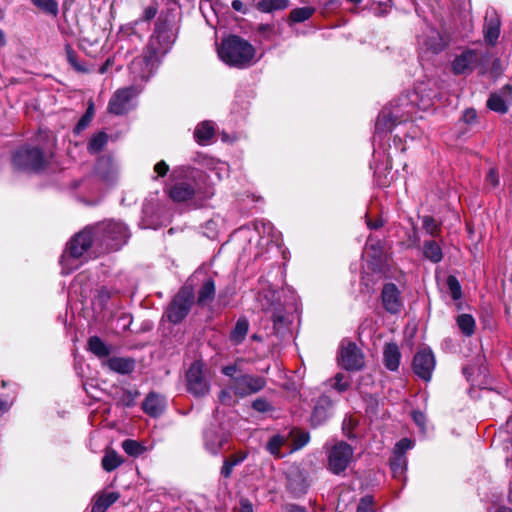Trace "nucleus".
<instances>
[{
    "mask_svg": "<svg viewBox=\"0 0 512 512\" xmlns=\"http://www.w3.org/2000/svg\"><path fill=\"white\" fill-rule=\"evenodd\" d=\"M286 443V438L282 435L272 436L266 444L267 451L277 458L282 457L280 448Z\"/></svg>",
    "mask_w": 512,
    "mask_h": 512,
    "instance_id": "43",
    "label": "nucleus"
},
{
    "mask_svg": "<svg viewBox=\"0 0 512 512\" xmlns=\"http://www.w3.org/2000/svg\"><path fill=\"white\" fill-rule=\"evenodd\" d=\"M369 266L374 272H383L387 262L385 245L382 240L369 236L366 242Z\"/></svg>",
    "mask_w": 512,
    "mask_h": 512,
    "instance_id": "11",
    "label": "nucleus"
},
{
    "mask_svg": "<svg viewBox=\"0 0 512 512\" xmlns=\"http://www.w3.org/2000/svg\"><path fill=\"white\" fill-rule=\"evenodd\" d=\"M108 136L105 132H99L94 135L88 143V151L92 154L99 153L107 144Z\"/></svg>",
    "mask_w": 512,
    "mask_h": 512,
    "instance_id": "42",
    "label": "nucleus"
},
{
    "mask_svg": "<svg viewBox=\"0 0 512 512\" xmlns=\"http://www.w3.org/2000/svg\"><path fill=\"white\" fill-rule=\"evenodd\" d=\"M247 458V453L245 452H239L236 454H233L229 458L225 459L223 461V466L221 468V475L224 478H229L232 474L233 468L243 462Z\"/></svg>",
    "mask_w": 512,
    "mask_h": 512,
    "instance_id": "34",
    "label": "nucleus"
},
{
    "mask_svg": "<svg viewBox=\"0 0 512 512\" xmlns=\"http://www.w3.org/2000/svg\"><path fill=\"white\" fill-rule=\"evenodd\" d=\"M401 352L396 343H387L383 348V363L390 371H396L399 368Z\"/></svg>",
    "mask_w": 512,
    "mask_h": 512,
    "instance_id": "23",
    "label": "nucleus"
},
{
    "mask_svg": "<svg viewBox=\"0 0 512 512\" xmlns=\"http://www.w3.org/2000/svg\"><path fill=\"white\" fill-rule=\"evenodd\" d=\"M486 181L491 184L493 187H496L499 184V177L497 174V171L493 168H491L487 175H486Z\"/></svg>",
    "mask_w": 512,
    "mask_h": 512,
    "instance_id": "61",
    "label": "nucleus"
},
{
    "mask_svg": "<svg viewBox=\"0 0 512 512\" xmlns=\"http://www.w3.org/2000/svg\"><path fill=\"white\" fill-rule=\"evenodd\" d=\"M237 371H238L237 365H228V366H225L222 368V373L225 376L230 377V380L237 377V375H235Z\"/></svg>",
    "mask_w": 512,
    "mask_h": 512,
    "instance_id": "62",
    "label": "nucleus"
},
{
    "mask_svg": "<svg viewBox=\"0 0 512 512\" xmlns=\"http://www.w3.org/2000/svg\"><path fill=\"white\" fill-rule=\"evenodd\" d=\"M52 153H46L38 148H34V172H40L48 169L52 163Z\"/></svg>",
    "mask_w": 512,
    "mask_h": 512,
    "instance_id": "35",
    "label": "nucleus"
},
{
    "mask_svg": "<svg viewBox=\"0 0 512 512\" xmlns=\"http://www.w3.org/2000/svg\"><path fill=\"white\" fill-rule=\"evenodd\" d=\"M289 435L292 438L293 445L295 449H300L304 447L310 439L309 433L299 430V429H293L290 431Z\"/></svg>",
    "mask_w": 512,
    "mask_h": 512,
    "instance_id": "46",
    "label": "nucleus"
},
{
    "mask_svg": "<svg viewBox=\"0 0 512 512\" xmlns=\"http://www.w3.org/2000/svg\"><path fill=\"white\" fill-rule=\"evenodd\" d=\"M314 12H315V9L313 7H309V6L295 8V9L291 10V12L289 14L288 23L293 24V23L304 22V21L308 20L314 14Z\"/></svg>",
    "mask_w": 512,
    "mask_h": 512,
    "instance_id": "37",
    "label": "nucleus"
},
{
    "mask_svg": "<svg viewBox=\"0 0 512 512\" xmlns=\"http://www.w3.org/2000/svg\"><path fill=\"white\" fill-rule=\"evenodd\" d=\"M252 408L258 412L264 413L273 409L272 405L264 398H258L252 402Z\"/></svg>",
    "mask_w": 512,
    "mask_h": 512,
    "instance_id": "57",
    "label": "nucleus"
},
{
    "mask_svg": "<svg viewBox=\"0 0 512 512\" xmlns=\"http://www.w3.org/2000/svg\"><path fill=\"white\" fill-rule=\"evenodd\" d=\"M122 449L125 451V453L132 457L140 456L145 450V448L139 442L132 439L124 440L122 442Z\"/></svg>",
    "mask_w": 512,
    "mask_h": 512,
    "instance_id": "45",
    "label": "nucleus"
},
{
    "mask_svg": "<svg viewBox=\"0 0 512 512\" xmlns=\"http://www.w3.org/2000/svg\"><path fill=\"white\" fill-rule=\"evenodd\" d=\"M123 463V459L114 450L106 451L102 458L101 464L105 471L111 472Z\"/></svg>",
    "mask_w": 512,
    "mask_h": 512,
    "instance_id": "36",
    "label": "nucleus"
},
{
    "mask_svg": "<svg viewBox=\"0 0 512 512\" xmlns=\"http://www.w3.org/2000/svg\"><path fill=\"white\" fill-rule=\"evenodd\" d=\"M335 383L333 384V387L338 392H344L350 387V382L345 380V375L342 373H337L334 376Z\"/></svg>",
    "mask_w": 512,
    "mask_h": 512,
    "instance_id": "56",
    "label": "nucleus"
},
{
    "mask_svg": "<svg viewBox=\"0 0 512 512\" xmlns=\"http://www.w3.org/2000/svg\"><path fill=\"white\" fill-rule=\"evenodd\" d=\"M423 44L426 49L433 54L442 52L447 46V42L443 36L436 30H432L430 34L426 36Z\"/></svg>",
    "mask_w": 512,
    "mask_h": 512,
    "instance_id": "26",
    "label": "nucleus"
},
{
    "mask_svg": "<svg viewBox=\"0 0 512 512\" xmlns=\"http://www.w3.org/2000/svg\"><path fill=\"white\" fill-rule=\"evenodd\" d=\"M138 390L122 389L118 398V404L123 407H132L135 405V400L139 397Z\"/></svg>",
    "mask_w": 512,
    "mask_h": 512,
    "instance_id": "44",
    "label": "nucleus"
},
{
    "mask_svg": "<svg viewBox=\"0 0 512 512\" xmlns=\"http://www.w3.org/2000/svg\"><path fill=\"white\" fill-rule=\"evenodd\" d=\"M111 298V292L106 287H101L96 291L94 296V303L99 305L103 309Z\"/></svg>",
    "mask_w": 512,
    "mask_h": 512,
    "instance_id": "51",
    "label": "nucleus"
},
{
    "mask_svg": "<svg viewBox=\"0 0 512 512\" xmlns=\"http://www.w3.org/2000/svg\"><path fill=\"white\" fill-rule=\"evenodd\" d=\"M422 226L423 229L431 236H437L441 231L440 225L432 216L429 215L422 217Z\"/></svg>",
    "mask_w": 512,
    "mask_h": 512,
    "instance_id": "48",
    "label": "nucleus"
},
{
    "mask_svg": "<svg viewBox=\"0 0 512 512\" xmlns=\"http://www.w3.org/2000/svg\"><path fill=\"white\" fill-rule=\"evenodd\" d=\"M507 101L500 94L492 93L487 100V107L500 114H505L508 111Z\"/></svg>",
    "mask_w": 512,
    "mask_h": 512,
    "instance_id": "40",
    "label": "nucleus"
},
{
    "mask_svg": "<svg viewBox=\"0 0 512 512\" xmlns=\"http://www.w3.org/2000/svg\"><path fill=\"white\" fill-rule=\"evenodd\" d=\"M218 55L226 65L238 69L251 67L257 62L254 46L238 35L222 39Z\"/></svg>",
    "mask_w": 512,
    "mask_h": 512,
    "instance_id": "2",
    "label": "nucleus"
},
{
    "mask_svg": "<svg viewBox=\"0 0 512 512\" xmlns=\"http://www.w3.org/2000/svg\"><path fill=\"white\" fill-rule=\"evenodd\" d=\"M92 116H93V107L91 105L87 109L85 114L81 117V119L78 121V123H77V125L75 127V131L76 132H80V131L84 130L89 125V123L91 122Z\"/></svg>",
    "mask_w": 512,
    "mask_h": 512,
    "instance_id": "53",
    "label": "nucleus"
},
{
    "mask_svg": "<svg viewBox=\"0 0 512 512\" xmlns=\"http://www.w3.org/2000/svg\"><path fill=\"white\" fill-rule=\"evenodd\" d=\"M68 63L78 72L86 73L88 69L78 61L77 54L70 47L66 49Z\"/></svg>",
    "mask_w": 512,
    "mask_h": 512,
    "instance_id": "50",
    "label": "nucleus"
},
{
    "mask_svg": "<svg viewBox=\"0 0 512 512\" xmlns=\"http://www.w3.org/2000/svg\"><path fill=\"white\" fill-rule=\"evenodd\" d=\"M491 61V55L484 49H465L456 55L451 62V71L454 75H470L478 70L483 75L487 72Z\"/></svg>",
    "mask_w": 512,
    "mask_h": 512,
    "instance_id": "4",
    "label": "nucleus"
},
{
    "mask_svg": "<svg viewBox=\"0 0 512 512\" xmlns=\"http://www.w3.org/2000/svg\"><path fill=\"white\" fill-rule=\"evenodd\" d=\"M500 19L496 13L486 14L483 26L485 41L494 46L500 35Z\"/></svg>",
    "mask_w": 512,
    "mask_h": 512,
    "instance_id": "20",
    "label": "nucleus"
},
{
    "mask_svg": "<svg viewBox=\"0 0 512 512\" xmlns=\"http://www.w3.org/2000/svg\"><path fill=\"white\" fill-rule=\"evenodd\" d=\"M435 368V357L431 350L422 349L418 351L412 361L414 373L423 381H429Z\"/></svg>",
    "mask_w": 512,
    "mask_h": 512,
    "instance_id": "12",
    "label": "nucleus"
},
{
    "mask_svg": "<svg viewBox=\"0 0 512 512\" xmlns=\"http://www.w3.org/2000/svg\"><path fill=\"white\" fill-rule=\"evenodd\" d=\"M90 248L96 249V239L92 226H86L69 240L62 257L78 259Z\"/></svg>",
    "mask_w": 512,
    "mask_h": 512,
    "instance_id": "8",
    "label": "nucleus"
},
{
    "mask_svg": "<svg viewBox=\"0 0 512 512\" xmlns=\"http://www.w3.org/2000/svg\"><path fill=\"white\" fill-rule=\"evenodd\" d=\"M266 385L265 378L250 374H240L230 380V389L233 394L243 398L261 391Z\"/></svg>",
    "mask_w": 512,
    "mask_h": 512,
    "instance_id": "9",
    "label": "nucleus"
},
{
    "mask_svg": "<svg viewBox=\"0 0 512 512\" xmlns=\"http://www.w3.org/2000/svg\"><path fill=\"white\" fill-rule=\"evenodd\" d=\"M286 487L294 497H299L307 492L309 484L305 474L295 468L287 473Z\"/></svg>",
    "mask_w": 512,
    "mask_h": 512,
    "instance_id": "16",
    "label": "nucleus"
},
{
    "mask_svg": "<svg viewBox=\"0 0 512 512\" xmlns=\"http://www.w3.org/2000/svg\"><path fill=\"white\" fill-rule=\"evenodd\" d=\"M157 13L158 3L154 2L144 9L143 14L137 21H135V24H138L139 22H150L156 17Z\"/></svg>",
    "mask_w": 512,
    "mask_h": 512,
    "instance_id": "52",
    "label": "nucleus"
},
{
    "mask_svg": "<svg viewBox=\"0 0 512 512\" xmlns=\"http://www.w3.org/2000/svg\"><path fill=\"white\" fill-rule=\"evenodd\" d=\"M398 122V115L383 112L376 120L375 130L378 133L390 132Z\"/></svg>",
    "mask_w": 512,
    "mask_h": 512,
    "instance_id": "28",
    "label": "nucleus"
},
{
    "mask_svg": "<svg viewBox=\"0 0 512 512\" xmlns=\"http://www.w3.org/2000/svg\"><path fill=\"white\" fill-rule=\"evenodd\" d=\"M289 2V0H259L256 8L263 13H272L286 9L289 6Z\"/></svg>",
    "mask_w": 512,
    "mask_h": 512,
    "instance_id": "33",
    "label": "nucleus"
},
{
    "mask_svg": "<svg viewBox=\"0 0 512 512\" xmlns=\"http://www.w3.org/2000/svg\"><path fill=\"white\" fill-rule=\"evenodd\" d=\"M284 512H308L305 507L297 504H286L284 506Z\"/></svg>",
    "mask_w": 512,
    "mask_h": 512,
    "instance_id": "63",
    "label": "nucleus"
},
{
    "mask_svg": "<svg viewBox=\"0 0 512 512\" xmlns=\"http://www.w3.org/2000/svg\"><path fill=\"white\" fill-rule=\"evenodd\" d=\"M119 499V493L110 492L96 498L92 505L91 512H106V510Z\"/></svg>",
    "mask_w": 512,
    "mask_h": 512,
    "instance_id": "29",
    "label": "nucleus"
},
{
    "mask_svg": "<svg viewBox=\"0 0 512 512\" xmlns=\"http://www.w3.org/2000/svg\"><path fill=\"white\" fill-rule=\"evenodd\" d=\"M215 130L211 122L204 121L197 125L194 131V138L201 144H207L214 136Z\"/></svg>",
    "mask_w": 512,
    "mask_h": 512,
    "instance_id": "27",
    "label": "nucleus"
},
{
    "mask_svg": "<svg viewBox=\"0 0 512 512\" xmlns=\"http://www.w3.org/2000/svg\"><path fill=\"white\" fill-rule=\"evenodd\" d=\"M327 469L334 475H345L353 461L354 449L345 441H336L326 448Z\"/></svg>",
    "mask_w": 512,
    "mask_h": 512,
    "instance_id": "6",
    "label": "nucleus"
},
{
    "mask_svg": "<svg viewBox=\"0 0 512 512\" xmlns=\"http://www.w3.org/2000/svg\"><path fill=\"white\" fill-rule=\"evenodd\" d=\"M449 293L453 300H459L462 297V288L460 282L454 275H449L446 279Z\"/></svg>",
    "mask_w": 512,
    "mask_h": 512,
    "instance_id": "47",
    "label": "nucleus"
},
{
    "mask_svg": "<svg viewBox=\"0 0 512 512\" xmlns=\"http://www.w3.org/2000/svg\"><path fill=\"white\" fill-rule=\"evenodd\" d=\"M138 94L134 86L118 89L111 97L108 111L115 115H123L128 111L130 100Z\"/></svg>",
    "mask_w": 512,
    "mask_h": 512,
    "instance_id": "13",
    "label": "nucleus"
},
{
    "mask_svg": "<svg viewBox=\"0 0 512 512\" xmlns=\"http://www.w3.org/2000/svg\"><path fill=\"white\" fill-rule=\"evenodd\" d=\"M193 304V289L189 286H183L173 297L166 309L165 315L168 321L173 324L181 323L189 314Z\"/></svg>",
    "mask_w": 512,
    "mask_h": 512,
    "instance_id": "7",
    "label": "nucleus"
},
{
    "mask_svg": "<svg viewBox=\"0 0 512 512\" xmlns=\"http://www.w3.org/2000/svg\"><path fill=\"white\" fill-rule=\"evenodd\" d=\"M88 350L98 358L108 357L111 353V348L98 336L88 339Z\"/></svg>",
    "mask_w": 512,
    "mask_h": 512,
    "instance_id": "30",
    "label": "nucleus"
},
{
    "mask_svg": "<svg viewBox=\"0 0 512 512\" xmlns=\"http://www.w3.org/2000/svg\"><path fill=\"white\" fill-rule=\"evenodd\" d=\"M249 331V321L247 317L241 316L237 319L234 328L231 330L229 340L233 345L241 344Z\"/></svg>",
    "mask_w": 512,
    "mask_h": 512,
    "instance_id": "24",
    "label": "nucleus"
},
{
    "mask_svg": "<svg viewBox=\"0 0 512 512\" xmlns=\"http://www.w3.org/2000/svg\"><path fill=\"white\" fill-rule=\"evenodd\" d=\"M494 94H500L505 101L510 102L512 99V85L506 84L499 91L494 92Z\"/></svg>",
    "mask_w": 512,
    "mask_h": 512,
    "instance_id": "60",
    "label": "nucleus"
},
{
    "mask_svg": "<svg viewBox=\"0 0 512 512\" xmlns=\"http://www.w3.org/2000/svg\"><path fill=\"white\" fill-rule=\"evenodd\" d=\"M238 512H253V506L251 502L248 499H241Z\"/></svg>",
    "mask_w": 512,
    "mask_h": 512,
    "instance_id": "64",
    "label": "nucleus"
},
{
    "mask_svg": "<svg viewBox=\"0 0 512 512\" xmlns=\"http://www.w3.org/2000/svg\"><path fill=\"white\" fill-rule=\"evenodd\" d=\"M332 400L327 395H321L313 408L311 414V424L319 426L324 423L331 415Z\"/></svg>",
    "mask_w": 512,
    "mask_h": 512,
    "instance_id": "17",
    "label": "nucleus"
},
{
    "mask_svg": "<svg viewBox=\"0 0 512 512\" xmlns=\"http://www.w3.org/2000/svg\"><path fill=\"white\" fill-rule=\"evenodd\" d=\"M216 294L215 282L212 278H208L201 285L198 295H197V304L201 307H204L210 304Z\"/></svg>",
    "mask_w": 512,
    "mask_h": 512,
    "instance_id": "25",
    "label": "nucleus"
},
{
    "mask_svg": "<svg viewBox=\"0 0 512 512\" xmlns=\"http://www.w3.org/2000/svg\"><path fill=\"white\" fill-rule=\"evenodd\" d=\"M96 239V251L100 253L120 249L129 237L127 227L117 221L107 220L91 225Z\"/></svg>",
    "mask_w": 512,
    "mask_h": 512,
    "instance_id": "3",
    "label": "nucleus"
},
{
    "mask_svg": "<svg viewBox=\"0 0 512 512\" xmlns=\"http://www.w3.org/2000/svg\"><path fill=\"white\" fill-rule=\"evenodd\" d=\"M358 423V419L352 416H346L342 422L343 434L349 439L356 438V435L353 433V430L358 426Z\"/></svg>",
    "mask_w": 512,
    "mask_h": 512,
    "instance_id": "49",
    "label": "nucleus"
},
{
    "mask_svg": "<svg viewBox=\"0 0 512 512\" xmlns=\"http://www.w3.org/2000/svg\"><path fill=\"white\" fill-rule=\"evenodd\" d=\"M413 447V442L408 438L398 441L394 448V455H405L406 451Z\"/></svg>",
    "mask_w": 512,
    "mask_h": 512,
    "instance_id": "54",
    "label": "nucleus"
},
{
    "mask_svg": "<svg viewBox=\"0 0 512 512\" xmlns=\"http://www.w3.org/2000/svg\"><path fill=\"white\" fill-rule=\"evenodd\" d=\"M12 166L17 171H26L32 164V148L26 144L16 149L11 158Z\"/></svg>",
    "mask_w": 512,
    "mask_h": 512,
    "instance_id": "21",
    "label": "nucleus"
},
{
    "mask_svg": "<svg viewBox=\"0 0 512 512\" xmlns=\"http://www.w3.org/2000/svg\"><path fill=\"white\" fill-rule=\"evenodd\" d=\"M34 6L53 18H56L59 13V5L56 0H34Z\"/></svg>",
    "mask_w": 512,
    "mask_h": 512,
    "instance_id": "38",
    "label": "nucleus"
},
{
    "mask_svg": "<svg viewBox=\"0 0 512 512\" xmlns=\"http://www.w3.org/2000/svg\"><path fill=\"white\" fill-rule=\"evenodd\" d=\"M425 88L421 86L417 87L413 92L409 93L405 98L401 99V106H405L406 104H411L417 107L419 110H427L429 109L432 102L431 93L424 94Z\"/></svg>",
    "mask_w": 512,
    "mask_h": 512,
    "instance_id": "19",
    "label": "nucleus"
},
{
    "mask_svg": "<svg viewBox=\"0 0 512 512\" xmlns=\"http://www.w3.org/2000/svg\"><path fill=\"white\" fill-rule=\"evenodd\" d=\"M232 393H233V391L230 389V386L228 387V389L221 390L219 395H218L219 401L222 404L227 405V406L235 405V403L237 401L234 399Z\"/></svg>",
    "mask_w": 512,
    "mask_h": 512,
    "instance_id": "55",
    "label": "nucleus"
},
{
    "mask_svg": "<svg viewBox=\"0 0 512 512\" xmlns=\"http://www.w3.org/2000/svg\"><path fill=\"white\" fill-rule=\"evenodd\" d=\"M423 255L433 263H438L443 259L442 248L436 241L433 240L424 242Z\"/></svg>",
    "mask_w": 512,
    "mask_h": 512,
    "instance_id": "31",
    "label": "nucleus"
},
{
    "mask_svg": "<svg viewBox=\"0 0 512 512\" xmlns=\"http://www.w3.org/2000/svg\"><path fill=\"white\" fill-rule=\"evenodd\" d=\"M357 512H373L372 498L370 496L361 499L357 507Z\"/></svg>",
    "mask_w": 512,
    "mask_h": 512,
    "instance_id": "58",
    "label": "nucleus"
},
{
    "mask_svg": "<svg viewBox=\"0 0 512 512\" xmlns=\"http://www.w3.org/2000/svg\"><path fill=\"white\" fill-rule=\"evenodd\" d=\"M340 362L344 369L358 371L364 367V355L355 343L349 342L342 347Z\"/></svg>",
    "mask_w": 512,
    "mask_h": 512,
    "instance_id": "14",
    "label": "nucleus"
},
{
    "mask_svg": "<svg viewBox=\"0 0 512 512\" xmlns=\"http://www.w3.org/2000/svg\"><path fill=\"white\" fill-rule=\"evenodd\" d=\"M390 468L395 478H401L407 469L405 455H394L390 460Z\"/></svg>",
    "mask_w": 512,
    "mask_h": 512,
    "instance_id": "39",
    "label": "nucleus"
},
{
    "mask_svg": "<svg viewBox=\"0 0 512 512\" xmlns=\"http://www.w3.org/2000/svg\"><path fill=\"white\" fill-rule=\"evenodd\" d=\"M225 442L223 435H218L215 429H208L205 432V444L211 453L217 454Z\"/></svg>",
    "mask_w": 512,
    "mask_h": 512,
    "instance_id": "32",
    "label": "nucleus"
},
{
    "mask_svg": "<svg viewBox=\"0 0 512 512\" xmlns=\"http://www.w3.org/2000/svg\"><path fill=\"white\" fill-rule=\"evenodd\" d=\"M169 197L177 203L186 202L195 197L200 200H206L214 195L212 187L201 188L193 179L180 180L173 183L168 189Z\"/></svg>",
    "mask_w": 512,
    "mask_h": 512,
    "instance_id": "5",
    "label": "nucleus"
},
{
    "mask_svg": "<svg viewBox=\"0 0 512 512\" xmlns=\"http://www.w3.org/2000/svg\"><path fill=\"white\" fill-rule=\"evenodd\" d=\"M381 301L383 308L391 314H397L403 307L401 292L396 284L389 282L383 285L381 291Z\"/></svg>",
    "mask_w": 512,
    "mask_h": 512,
    "instance_id": "15",
    "label": "nucleus"
},
{
    "mask_svg": "<svg viewBox=\"0 0 512 512\" xmlns=\"http://www.w3.org/2000/svg\"><path fill=\"white\" fill-rule=\"evenodd\" d=\"M187 390L195 397H203L208 394L210 385L203 375V365L200 362L191 364L186 372Z\"/></svg>",
    "mask_w": 512,
    "mask_h": 512,
    "instance_id": "10",
    "label": "nucleus"
},
{
    "mask_svg": "<svg viewBox=\"0 0 512 512\" xmlns=\"http://www.w3.org/2000/svg\"><path fill=\"white\" fill-rule=\"evenodd\" d=\"M104 364L113 372L126 375L130 374L135 369V359L131 357H110Z\"/></svg>",
    "mask_w": 512,
    "mask_h": 512,
    "instance_id": "22",
    "label": "nucleus"
},
{
    "mask_svg": "<svg viewBox=\"0 0 512 512\" xmlns=\"http://www.w3.org/2000/svg\"><path fill=\"white\" fill-rule=\"evenodd\" d=\"M142 409L150 417H158L166 409V399L156 392H150L142 403Z\"/></svg>",
    "mask_w": 512,
    "mask_h": 512,
    "instance_id": "18",
    "label": "nucleus"
},
{
    "mask_svg": "<svg viewBox=\"0 0 512 512\" xmlns=\"http://www.w3.org/2000/svg\"><path fill=\"white\" fill-rule=\"evenodd\" d=\"M171 21L167 16L160 15L154 25L152 34L143 50L141 57L132 62V69H140L139 77L147 81L160 64L162 58L170 51L176 40Z\"/></svg>",
    "mask_w": 512,
    "mask_h": 512,
    "instance_id": "1",
    "label": "nucleus"
},
{
    "mask_svg": "<svg viewBox=\"0 0 512 512\" xmlns=\"http://www.w3.org/2000/svg\"><path fill=\"white\" fill-rule=\"evenodd\" d=\"M457 324L466 336H471L475 331V320L470 314H460L457 317Z\"/></svg>",
    "mask_w": 512,
    "mask_h": 512,
    "instance_id": "41",
    "label": "nucleus"
},
{
    "mask_svg": "<svg viewBox=\"0 0 512 512\" xmlns=\"http://www.w3.org/2000/svg\"><path fill=\"white\" fill-rule=\"evenodd\" d=\"M154 171L159 177H164L169 171V166L165 161L161 160L155 164Z\"/></svg>",
    "mask_w": 512,
    "mask_h": 512,
    "instance_id": "59",
    "label": "nucleus"
}]
</instances>
